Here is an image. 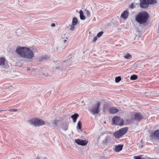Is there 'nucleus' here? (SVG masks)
<instances>
[{"instance_id":"8","label":"nucleus","mask_w":159,"mask_h":159,"mask_svg":"<svg viewBox=\"0 0 159 159\" xmlns=\"http://www.w3.org/2000/svg\"><path fill=\"white\" fill-rule=\"evenodd\" d=\"M151 136L152 139L159 140V130H157L151 134Z\"/></svg>"},{"instance_id":"16","label":"nucleus","mask_w":159,"mask_h":159,"mask_svg":"<svg viewBox=\"0 0 159 159\" xmlns=\"http://www.w3.org/2000/svg\"><path fill=\"white\" fill-rule=\"evenodd\" d=\"M79 116V114L77 113H75L71 116V117L73 119V122L74 123L76 122V120Z\"/></svg>"},{"instance_id":"33","label":"nucleus","mask_w":159,"mask_h":159,"mask_svg":"<svg viewBox=\"0 0 159 159\" xmlns=\"http://www.w3.org/2000/svg\"><path fill=\"white\" fill-rule=\"evenodd\" d=\"M97 36H96L93 38V42H95L97 40Z\"/></svg>"},{"instance_id":"24","label":"nucleus","mask_w":159,"mask_h":159,"mask_svg":"<svg viewBox=\"0 0 159 159\" xmlns=\"http://www.w3.org/2000/svg\"><path fill=\"white\" fill-rule=\"evenodd\" d=\"M62 129L66 131L68 129V125L67 124H65L62 126Z\"/></svg>"},{"instance_id":"15","label":"nucleus","mask_w":159,"mask_h":159,"mask_svg":"<svg viewBox=\"0 0 159 159\" xmlns=\"http://www.w3.org/2000/svg\"><path fill=\"white\" fill-rule=\"evenodd\" d=\"M123 145H119L115 146V151L117 152H119L121 151L122 149Z\"/></svg>"},{"instance_id":"29","label":"nucleus","mask_w":159,"mask_h":159,"mask_svg":"<svg viewBox=\"0 0 159 159\" xmlns=\"http://www.w3.org/2000/svg\"><path fill=\"white\" fill-rule=\"evenodd\" d=\"M58 121L57 120H54L53 121L52 123L54 125H57L58 124Z\"/></svg>"},{"instance_id":"21","label":"nucleus","mask_w":159,"mask_h":159,"mask_svg":"<svg viewBox=\"0 0 159 159\" xmlns=\"http://www.w3.org/2000/svg\"><path fill=\"white\" fill-rule=\"evenodd\" d=\"M138 76L136 75H133L130 77V79L132 80H134L137 79Z\"/></svg>"},{"instance_id":"20","label":"nucleus","mask_w":159,"mask_h":159,"mask_svg":"<svg viewBox=\"0 0 159 159\" xmlns=\"http://www.w3.org/2000/svg\"><path fill=\"white\" fill-rule=\"evenodd\" d=\"M63 49L61 48H57L54 49V51L56 52H61L63 50Z\"/></svg>"},{"instance_id":"37","label":"nucleus","mask_w":159,"mask_h":159,"mask_svg":"<svg viewBox=\"0 0 159 159\" xmlns=\"http://www.w3.org/2000/svg\"><path fill=\"white\" fill-rule=\"evenodd\" d=\"M39 159V158L38 157H37L36 158V159Z\"/></svg>"},{"instance_id":"40","label":"nucleus","mask_w":159,"mask_h":159,"mask_svg":"<svg viewBox=\"0 0 159 159\" xmlns=\"http://www.w3.org/2000/svg\"><path fill=\"white\" fill-rule=\"evenodd\" d=\"M104 123L106 124V121H104Z\"/></svg>"},{"instance_id":"36","label":"nucleus","mask_w":159,"mask_h":159,"mask_svg":"<svg viewBox=\"0 0 159 159\" xmlns=\"http://www.w3.org/2000/svg\"><path fill=\"white\" fill-rule=\"evenodd\" d=\"M66 41H67V40H66V39L64 40V43H65Z\"/></svg>"},{"instance_id":"28","label":"nucleus","mask_w":159,"mask_h":159,"mask_svg":"<svg viewBox=\"0 0 159 159\" xmlns=\"http://www.w3.org/2000/svg\"><path fill=\"white\" fill-rule=\"evenodd\" d=\"M103 33V32L102 31L99 32L97 34V36L98 37H100L102 35Z\"/></svg>"},{"instance_id":"35","label":"nucleus","mask_w":159,"mask_h":159,"mask_svg":"<svg viewBox=\"0 0 159 159\" xmlns=\"http://www.w3.org/2000/svg\"><path fill=\"white\" fill-rule=\"evenodd\" d=\"M51 25L52 27H54L55 26V23H52Z\"/></svg>"},{"instance_id":"14","label":"nucleus","mask_w":159,"mask_h":159,"mask_svg":"<svg viewBox=\"0 0 159 159\" xmlns=\"http://www.w3.org/2000/svg\"><path fill=\"white\" fill-rule=\"evenodd\" d=\"M129 15V11L127 10L125 11L121 15V17L123 19H126Z\"/></svg>"},{"instance_id":"38","label":"nucleus","mask_w":159,"mask_h":159,"mask_svg":"<svg viewBox=\"0 0 159 159\" xmlns=\"http://www.w3.org/2000/svg\"><path fill=\"white\" fill-rule=\"evenodd\" d=\"M6 110H0V112L1 111H6Z\"/></svg>"},{"instance_id":"23","label":"nucleus","mask_w":159,"mask_h":159,"mask_svg":"<svg viewBox=\"0 0 159 159\" xmlns=\"http://www.w3.org/2000/svg\"><path fill=\"white\" fill-rule=\"evenodd\" d=\"M81 123L80 121H79L77 124V129H81Z\"/></svg>"},{"instance_id":"27","label":"nucleus","mask_w":159,"mask_h":159,"mask_svg":"<svg viewBox=\"0 0 159 159\" xmlns=\"http://www.w3.org/2000/svg\"><path fill=\"white\" fill-rule=\"evenodd\" d=\"M75 25H73L72 24H71L70 26V28L69 29V30L71 31L74 30L75 28Z\"/></svg>"},{"instance_id":"31","label":"nucleus","mask_w":159,"mask_h":159,"mask_svg":"<svg viewBox=\"0 0 159 159\" xmlns=\"http://www.w3.org/2000/svg\"><path fill=\"white\" fill-rule=\"evenodd\" d=\"M129 7L130 8L133 9L134 7V5L133 3H131L129 6Z\"/></svg>"},{"instance_id":"3","label":"nucleus","mask_w":159,"mask_h":159,"mask_svg":"<svg viewBox=\"0 0 159 159\" xmlns=\"http://www.w3.org/2000/svg\"><path fill=\"white\" fill-rule=\"evenodd\" d=\"M100 103L98 102L89 108V111L93 115L97 114L100 112Z\"/></svg>"},{"instance_id":"2","label":"nucleus","mask_w":159,"mask_h":159,"mask_svg":"<svg viewBox=\"0 0 159 159\" xmlns=\"http://www.w3.org/2000/svg\"><path fill=\"white\" fill-rule=\"evenodd\" d=\"M149 16L147 12L145 11H142L136 15L135 20L140 24H144L147 22Z\"/></svg>"},{"instance_id":"32","label":"nucleus","mask_w":159,"mask_h":159,"mask_svg":"<svg viewBox=\"0 0 159 159\" xmlns=\"http://www.w3.org/2000/svg\"><path fill=\"white\" fill-rule=\"evenodd\" d=\"M48 57L47 56H43L41 57V58L42 60L47 59Z\"/></svg>"},{"instance_id":"6","label":"nucleus","mask_w":159,"mask_h":159,"mask_svg":"<svg viewBox=\"0 0 159 159\" xmlns=\"http://www.w3.org/2000/svg\"><path fill=\"white\" fill-rule=\"evenodd\" d=\"M112 124L114 125H122L123 124L124 120L119 116H116L112 119Z\"/></svg>"},{"instance_id":"9","label":"nucleus","mask_w":159,"mask_h":159,"mask_svg":"<svg viewBox=\"0 0 159 159\" xmlns=\"http://www.w3.org/2000/svg\"><path fill=\"white\" fill-rule=\"evenodd\" d=\"M135 120L139 121L143 119V116L141 113H137L134 115Z\"/></svg>"},{"instance_id":"18","label":"nucleus","mask_w":159,"mask_h":159,"mask_svg":"<svg viewBox=\"0 0 159 159\" xmlns=\"http://www.w3.org/2000/svg\"><path fill=\"white\" fill-rule=\"evenodd\" d=\"M132 57V55L129 53L125 54L124 56V57L126 59H129Z\"/></svg>"},{"instance_id":"34","label":"nucleus","mask_w":159,"mask_h":159,"mask_svg":"<svg viewBox=\"0 0 159 159\" xmlns=\"http://www.w3.org/2000/svg\"><path fill=\"white\" fill-rule=\"evenodd\" d=\"M9 111H17V110L16 109H9Z\"/></svg>"},{"instance_id":"10","label":"nucleus","mask_w":159,"mask_h":159,"mask_svg":"<svg viewBox=\"0 0 159 159\" xmlns=\"http://www.w3.org/2000/svg\"><path fill=\"white\" fill-rule=\"evenodd\" d=\"M140 6L142 8H147L148 5V0H141Z\"/></svg>"},{"instance_id":"39","label":"nucleus","mask_w":159,"mask_h":159,"mask_svg":"<svg viewBox=\"0 0 159 159\" xmlns=\"http://www.w3.org/2000/svg\"><path fill=\"white\" fill-rule=\"evenodd\" d=\"M20 30L18 29V30H17V31H20Z\"/></svg>"},{"instance_id":"25","label":"nucleus","mask_w":159,"mask_h":159,"mask_svg":"<svg viewBox=\"0 0 159 159\" xmlns=\"http://www.w3.org/2000/svg\"><path fill=\"white\" fill-rule=\"evenodd\" d=\"M40 75L41 76V77L42 78H44V77H47L48 75V73H46L45 74L44 73L42 72L40 74Z\"/></svg>"},{"instance_id":"12","label":"nucleus","mask_w":159,"mask_h":159,"mask_svg":"<svg viewBox=\"0 0 159 159\" xmlns=\"http://www.w3.org/2000/svg\"><path fill=\"white\" fill-rule=\"evenodd\" d=\"M6 60L5 58L3 57L0 58V65H3L5 66V68H7L8 67V65H6L5 64Z\"/></svg>"},{"instance_id":"1","label":"nucleus","mask_w":159,"mask_h":159,"mask_svg":"<svg viewBox=\"0 0 159 159\" xmlns=\"http://www.w3.org/2000/svg\"><path fill=\"white\" fill-rule=\"evenodd\" d=\"M16 51L20 57L28 60L32 59L34 56L32 51L25 47H18Z\"/></svg>"},{"instance_id":"30","label":"nucleus","mask_w":159,"mask_h":159,"mask_svg":"<svg viewBox=\"0 0 159 159\" xmlns=\"http://www.w3.org/2000/svg\"><path fill=\"white\" fill-rule=\"evenodd\" d=\"M86 14L88 17H89L90 16V12L88 10L86 11Z\"/></svg>"},{"instance_id":"22","label":"nucleus","mask_w":159,"mask_h":159,"mask_svg":"<svg viewBox=\"0 0 159 159\" xmlns=\"http://www.w3.org/2000/svg\"><path fill=\"white\" fill-rule=\"evenodd\" d=\"M148 3L149 4H154L157 3L156 0H148Z\"/></svg>"},{"instance_id":"11","label":"nucleus","mask_w":159,"mask_h":159,"mask_svg":"<svg viewBox=\"0 0 159 159\" xmlns=\"http://www.w3.org/2000/svg\"><path fill=\"white\" fill-rule=\"evenodd\" d=\"M111 138L109 136H107L105 139L102 141V143L104 144H107L111 142Z\"/></svg>"},{"instance_id":"5","label":"nucleus","mask_w":159,"mask_h":159,"mask_svg":"<svg viewBox=\"0 0 159 159\" xmlns=\"http://www.w3.org/2000/svg\"><path fill=\"white\" fill-rule=\"evenodd\" d=\"M29 122L30 124L35 126H40L45 124V122L43 120L37 118L30 120Z\"/></svg>"},{"instance_id":"26","label":"nucleus","mask_w":159,"mask_h":159,"mask_svg":"<svg viewBox=\"0 0 159 159\" xmlns=\"http://www.w3.org/2000/svg\"><path fill=\"white\" fill-rule=\"evenodd\" d=\"M115 82L116 83L119 82L121 80V78L120 76H117L115 78Z\"/></svg>"},{"instance_id":"17","label":"nucleus","mask_w":159,"mask_h":159,"mask_svg":"<svg viewBox=\"0 0 159 159\" xmlns=\"http://www.w3.org/2000/svg\"><path fill=\"white\" fill-rule=\"evenodd\" d=\"M80 18L82 20H84L85 18L83 12L82 10H80L79 12Z\"/></svg>"},{"instance_id":"19","label":"nucleus","mask_w":159,"mask_h":159,"mask_svg":"<svg viewBox=\"0 0 159 159\" xmlns=\"http://www.w3.org/2000/svg\"><path fill=\"white\" fill-rule=\"evenodd\" d=\"M78 22V20L76 17H74L73 19L72 24L73 25H76Z\"/></svg>"},{"instance_id":"7","label":"nucleus","mask_w":159,"mask_h":159,"mask_svg":"<svg viewBox=\"0 0 159 159\" xmlns=\"http://www.w3.org/2000/svg\"><path fill=\"white\" fill-rule=\"evenodd\" d=\"M75 142L78 145L82 146H85L88 143V141L86 140H84L81 139H75Z\"/></svg>"},{"instance_id":"13","label":"nucleus","mask_w":159,"mask_h":159,"mask_svg":"<svg viewBox=\"0 0 159 159\" xmlns=\"http://www.w3.org/2000/svg\"><path fill=\"white\" fill-rule=\"evenodd\" d=\"M119 111V110L116 108L113 107L110 108L109 111L110 113L114 114L116 113Z\"/></svg>"},{"instance_id":"4","label":"nucleus","mask_w":159,"mask_h":159,"mask_svg":"<svg viewBox=\"0 0 159 159\" xmlns=\"http://www.w3.org/2000/svg\"><path fill=\"white\" fill-rule=\"evenodd\" d=\"M128 128L125 127L120 129L113 133V135L116 139H118L125 134L128 131Z\"/></svg>"}]
</instances>
